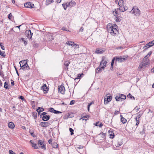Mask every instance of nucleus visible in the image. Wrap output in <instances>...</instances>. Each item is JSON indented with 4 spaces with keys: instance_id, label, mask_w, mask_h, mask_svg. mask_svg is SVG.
<instances>
[{
    "instance_id": "f257e3e1",
    "label": "nucleus",
    "mask_w": 154,
    "mask_h": 154,
    "mask_svg": "<svg viewBox=\"0 0 154 154\" xmlns=\"http://www.w3.org/2000/svg\"><path fill=\"white\" fill-rule=\"evenodd\" d=\"M117 26L116 24L112 25V23H109L107 26V29L108 32L113 36H115L118 32L116 28Z\"/></svg>"
},
{
    "instance_id": "f03ea898",
    "label": "nucleus",
    "mask_w": 154,
    "mask_h": 154,
    "mask_svg": "<svg viewBox=\"0 0 154 154\" xmlns=\"http://www.w3.org/2000/svg\"><path fill=\"white\" fill-rule=\"evenodd\" d=\"M25 62V60L23 61H21L19 63L21 67L20 69H23V70H26L29 69V67L27 63V62L24 63L22 66L21 65V63H23Z\"/></svg>"
},
{
    "instance_id": "7ed1b4c3",
    "label": "nucleus",
    "mask_w": 154,
    "mask_h": 154,
    "mask_svg": "<svg viewBox=\"0 0 154 154\" xmlns=\"http://www.w3.org/2000/svg\"><path fill=\"white\" fill-rule=\"evenodd\" d=\"M113 13L114 15L116 17V22H120L122 20V17H121L120 14L116 11H114Z\"/></svg>"
},
{
    "instance_id": "20e7f679",
    "label": "nucleus",
    "mask_w": 154,
    "mask_h": 154,
    "mask_svg": "<svg viewBox=\"0 0 154 154\" xmlns=\"http://www.w3.org/2000/svg\"><path fill=\"white\" fill-rule=\"evenodd\" d=\"M132 13L134 14L136 16H138L140 15V11L137 7H134L132 10Z\"/></svg>"
},
{
    "instance_id": "39448f33",
    "label": "nucleus",
    "mask_w": 154,
    "mask_h": 154,
    "mask_svg": "<svg viewBox=\"0 0 154 154\" xmlns=\"http://www.w3.org/2000/svg\"><path fill=\"white\" fill-rule=\"evenodd\" d=\"M116 62L117 61L119 62H122L126 60L127 58V56H124L123 57H115Z\"/></svg>"
},
{
    "instance_id": "423d86ee",
    "label": "nucleus",
    "mask_w": 154,
    "mask_h": 154,
    "mask_svg": "<svg viewBox=\"0 0 154 154\" xmlns=\"http://www.w3.org/2000/svg\"><path fill=\"white\" fill-rule=\"evenodd\" d=\"M111 96H107L104 97V104L105 105L108 104L112 100Z\"/></svg>"
},
{
    "instance_id": "0eeeda50",
    "label": "nucleus",
    "mask_w": 154,
    "mask_h": 154,
    "mask_svg": "<svg viewBox=\"0 0 154 154\" xmlns=\"http://www.w3.org/2000/svg\"><path fill=\"white\" fill-rule=\"evenodd\" d=\"M52 123V122L50 123V122H42L40 123L39 125H40L42 127L46 128L49 126L50 125H51V123Z\"/></svg>"
},
{
    "instance_id": "6e6552de",
    "label": "nucleus",
    "mask_w": 154,
    "mask_h": 154,
    "mask_svg": "<svg viewBox=\"0 0 154 154\" xmlns=\"http://www.w3.org/2000/svg\"><path fill=\"white\" fill-rule=\"evenodd\" d=\"M58 92L61 93L62 94H65V90L64 86L61 85L58 86Z\"/></svg>"
},
{
    "instance_id": "1a4fd4ad",
    "label": "nucleus",
    "mask_w": 154,
    "mask_h": 154,
    "mask_svg": "<svg viewBox=\"0 0 154 154\" xmlns=\"http://www.w3.org/2000/svg\"><path fill=\"white\" fill-rule=\"evenodd\" d=\"M44 141L42 140H39L38 141V144L41 146L42 149L44 150L46 149L45 144L44 143Z\"/></svg>"
},
{
    "instance_id": "9d476101",
    "label": "nucleus",
    "mask_w": 154,
    "mask_h": 154,
    "mask_svg": "<svg viewBox=\"0 0 154 154\" xmlns=\"http://www.w3.org/2000/svg\"><path fill=\"white\" fill-rule=\"evenodd\" d=\"M33 34V33L31 32L30 30H27L25 32V35L28 38H31Z\"/></svg>"
},
{
    "instance_id": "9b49d317",
    "label": "nucleus",
    "mask_w": 154,
    "mask_h": 154,
    "mask_svg": "<svg viewBox=\"0 0 154 154\" xmlns=\"http://www.w3.org/2000/svg\"><path fill=\"white\" fill-rule=\"evenodd\" d=\"M24 6L26 8H34V5L31 2H29L25 4Z\"/></svg>"
},
{
    "instance_id": "f8f14e48",
    "label": "nucleus",
    "mask_w": 154,
    "mask_h": 154,
    "mask_svg": "<svg viewBox=\"0 0 154 154\" xmlns=\"http://www.w3.org/2000/svg\"><path fill=\"white\" fill-rule=\"evenodd\" d=\"M107 62L106 60H104L103 57L102 58V60L100 63V66H102V68H105L106 67Z\"/></svg>"
},
{
    "instance_id": "ddd939ff",
    "label": "nucleus",
    "mask_w": 154,
    "mask_h": 154,
    "mask_svg": "<svg viewBox=\"0 0 154 154\" xmlns=\"http://www.w3.org/2000/svg\"><path fill=\"white\" fill-rule=\"evenodd\" d=\"M70 63V62L69 60L65 61L64 63V65L65 67L64 68V69L66 70H68V66L69 65V64Z\"/></svg>"
},
{
    "instance_id": "4468645a",
    "label": "nucleus",
    "mask_w": 154,
    "mask_h": 154,
    "mask_svg": "<svg viewBox=\"0 0 154 154\" xmlns=\"http://www.w3.org/2000/svg\"><path fill=\"white\" fill-rule=\"evenodd\" d=\"M66 44L68 45H71L72 47H73L74 46H78V48H79V45L76 44L74 42L72 41H67L66 43Z\"/></svg>"
},
{
    "instance_id": "2eb2a0df",
    "label": "nucleus",
    "mask_w": 154,
    "mask_h": 154,
    "mask_svg": "<svg viewBox=\"0 0 154 154\" xmlns=\"http://www.w3.org/2000/svg\"><path fill=\"white\" fill-rule=\"evenodd\" d=\"M119 10L122 12H124L125 11L127 10L128 9V7L124 6V5H123V6L122 5L119 6Z\"/></svg>"
},
{
    "instance_id": "dca6fc26",
    "label": "nucleus",
    "mask_w": 154,
    "mask_h": 154,
    "mask_svg": "<svg viewBox=\"0 0 154 154\" xmlns=\"http://www.w3.org/2000/svg\"><path fill=\"white\" fill-rule=\"evenodd\" d=\"M41 89L42 90L44 93L45 94L47 93V91L48 90V88L47 87L46 84H44L41 87Z\"/></svg>"
},
{
    "instance_id": "f3484780",
    "label": "nucleus",
    "mask_w": 154,
    "mask_h": 154,
    "mask_svg": "<svg viewBox=\"0 0 154 154\" xmlns=\"http://www.w3.org/2000/svg\"><path fill=\"white\" fill-rule=\"evenodd\" d=\"M30 142L32 147H34L35 149H38V147L37 146V144L35 143H34L33 141L31 140L30 141Z\"/></svg>"
},
{
    "instance_id": "a211bd4d",
    "label": "nucleus",
    "mask_w": 154,
    "mask_h": 154,
    "mask_svg": "<svg viewBox=\"0 0 154 154\" xmlns=\"http://www.w3.org/2000/svg\"><path fill=\"white\" fill-rule=\"evenodd\" d=\"M115 99L117 101H123L122 100V98L121 97L120 94H119V95L116 96L115 97Z\"/></svg>"
},
{
    "instance_id": "6ab92c4d",
    "label": "nucleus",
    "mask_w": 154,
    "mask_h": 154,
    "mask_svg": "<svg viewBox=\"0 0 154 154\" xmlns=\"http://www.w3.org/2000/svg\"><path fill=\"white\" fill-rule=\"evenodd\" d=\"M76 4V3L74 1H71V2H69V3H67V5L68 7H72L74 5H75Z\"/></svg>"
},
{
    "instance_id": "aec40b11",
    "label": "nucleus",
    "mask_w": 154,
    "mask_h": 154,
    "mask_svg": "<svg viewBox=\"0 0 154 154\" xmlns=\"http://www.w3.org/2000/svg\"><path fill=\"white\" fill-rule=\"evenodd\" d=\"M50 116L49 115H46L43 116L42 118L43 121H46L50 119Z\"/></svg>"
},
{
    "instance_id": "412c9836",
    "label": "nucleus",
    "mask_w": 154,
    "mask_h": 154,
    "mask_svg": "<svg viewBox=\"0 0 154 154\" xmlns=\"http://www.w3.org/2000/svg\"><path fill=\"white\" fill-rule=\"evenodd\" d=\"M104 69V68H102V66H101L100 67L99 66L96 69L95 72L97 73H98L100 72H101L102 71V69Z\"/></svg>"
},
{
    "instance_id": "4be33fe9",
    "label": "nucleus",
    "mask_w": 154,
    "mask_h": 154,
    "mask_svg": "<svg viewBox=\"0 0 154 154\" xmlns=\"http://www.w3.org/2000/svg\"><path fill=\"white\" fill-rule=\"evenodd\" d=\"M104 51V50H103L102 49L97 48L95 53L97 54H102Z\"/></svg>"
},
{
    "instance_id": "5701e85b",
    "label": "nucleus",
    "mask_w": 154,
    "mask_h": 154,
    "mask_svg": "<svg viewBox=\"0 0 154 154\" xmlns=\"http://www.w3.org/2000/svg\"><path fill=\"white\" fill-rule=\"evenodd\" d=\"M8 126L9 128L12 129L14 128L15 125L12 122H10L8 123Z\"/></svg>"
},
{
    "instance_id": "b1692460",
    "label": "nucleus",
    "mask_w": 154,
    "mask_h": 154,
    "mask_svg": "<svg viewBox=\"0 0 154 154\" xmlns=\"http://www.w3.org/2000/svg\"><path fill=\"white\" fill-rule=\"evenodd\" d=\"M109 135L110 136V137L111 138H114V134L113 132L111 130H110L109 131Z\"/></svg>"
},
{
    "instance_id": "393cba45",
    "label": "nucleus",
    "mask_w": 154,
    "mask_h": 154,
    "mask_svg": "<svg viewBox=\"0 0 154 154\" xmlns=\"http://www.w3.org/2000/svg\"><path fill=\"white\" fill-rule=\"evenodd\" d=\"M121 117V121L123 124L127 122L126 119L124 118L122 116V115H120Z\"/></svg>"
},
{
    "instance_id": "a878e982",
    "label": "nucleus",
    "mask_w": 154,
    "mask_h": 154,
    "mask_svg": "<svg viewBox=\"0 0 154 154\" xmlns=\"http://www.w3.org/2000/svg\"><path fill=\"white\" fill-rule=\"evenodd\" d=\"M122 144V141H118L115 143V146L116 147H119L121 146Z\"/></svg>"
},
{
    "instance_id": "bb28decb",
    "label": "nucleus",
    "mask_w": 154,
    "mask_h": 154,
    "mask_svg": "<svg viewBox=\"0 0 154 154\" xmlns=\"http://www.w3.org/2000/svg\"><path fill=\"white\" fill-rule=\"evenodd\" d=\"M149 60H144V62L143 61L142 63H143L144 66H145L147 65H148L149 64Z\"/></svg>"
},
{
    "instance_id": "cd10ccee",
    "label": "nucleus",
    "mask_w": 154,
    "mask_h": 154,
    "mask_svg": "<svg viewBox=\"0 0 154 154\" xmlns=\"http://www.w3.org/2000/svg\"><path fill=\"white\" fill-rule=\"evenodd\" d=\"M52 146L54 148H57L58 147V145L57 143L54 142L51 144Z\"/></svg>"
},
{
    "instance_id": "c85d7f7f",
    "label": "nucleus",
    "mask_w": 154,
    "mask_h": 154,
    "mask_svg": "<svg viewBox=\"0 0 154 154\" xmlns=\"http://www.w3.org/2000/svg\"><path fill=\"white\" fill-rule=\"evenodd\" d=\"M89 118V116L88 115L84 116L82 118H80V120L82 119L83 120H85V121H86Z\"/></svg>"
},
{
    "instance_id": "c756f323",
    "label": "nucleus",
    "mask_w": 154,
    "mask_h": 154,
    "mask_svg": "<svg viewBox=\"0 0 154 154\" xmlns=\"http://www.w3.org/2000/svg\"><path fill=\"white\" fill-rule=\"evenodd\" d=\"M10 86V85L8 84V82H6L4 83V88L5 89L8 88V86Z\"/></svg>"
},
{
    "instance_id": "7c9ffc66",
    "label": "nucleus",
    "mask_w": 154,
    "mask_h": 154,
    "mask_svg": "<svg viewBox=\"0 0 154 154\" xmlns=\"http://www.w3.org/2000/svg\"><path fill=\"white\" fill-rule=\"evenodd\" d=\"M144 66V65L142 63H141L140 64L138 68V70L139 71H140Z\"/></svg>"
},
{
    "instance_id": "2f4dec72",
    "label": "nucleus",
    "mask_w": 154,
    "mask_h": 154,
    "mask_svg": "<svg viewBox=\"0 0 154 154\" xmlns=\"http://www.w3.org/2000/svg\"><path fill=\"white\" fill-rule=\"evenodd\" d=\"M44 109L43 108L38 107V109H36V111L37 112H43L44 111Z\"/></svg>"
},
{
    "instance_id": "473e14b6",
    "label": "nucleus",
    "mask_w": 154,
    "mask_h": 154,
    "mask_svg": "<svg viewBox=\"0 0 154 154\" xmlns=\"http://www.w3.org/2000/svg\"><path fill=\"white\" fill-rule=\"evenodd\" d=\"M127 97L130 98L134 100L135 99V97L132 96L130 93H129L127 96Z\"/></svg>"
},
{
    "instance_id": "72a5a7b5",
    "label": "nucleus",
    "mask_w": 154,
    "mask_h": 154,
    "mask_svg": "<svg viewBox=\"0 0 154 154\" xmlns=\"http://www.w3.org/2000/svg\"><path fill=\"white\" fill-rule=\"evenodd\" d=\"M149 45L148 44H146L145 46L143 47V49H144L143 50V51L144 52L146 50H147V49L150 47L149 46Z\"/></svg>"
},
{
    "instance_id": "f704fd0d",
    "label": "nucleus",
    "mask_w": 154,
    "mask_h": 154,
    "mask_svg": "<svg viewBox=\"0 0 154 154\" xmlns=\"http://www.w3.org/2000/svg\"><path fill=\"white\" fill-rule=\"evenodd\" d=\"M124 1L123 0H119V2L118 5L119 6L123 5V6L124 4Z\"/></svg>"
},
{
    "instance_id": "c9c22d12",
    "label": "nucleus",
    "mask_w": 154,
    "mask_h": 154,
    "mask_svg": "<svg viewBox=\"0 0 154 154\" xmlns=\"http://www.w3.org/2000/svg\"><path fill=\"white\" fill-rule=\"evenodd\" d=\"M54 2L53 0H46V5H48L49 4Z\"/></svg>"
},
{
    "instance_id": "e433bc0d",
    "label": "nucleus",
    "mask_w": 154,
    "mask_h": 154,
    "mask_svg": "<svg viewBox=\"0 0 154 154\" xmlns=\"http://www.w3.org/2000/svg\"><path fill=\"white\" fill-rule=\"evenodd\" d=\"M32 116L34 119H36L37 117V113L36 112H33L32 113Z\"/></svg>"
},
{
    "instance_id": "4c0bfd02",
    "label": "nucleus",
    "mask_w": 154,
    "mask_h": 154,
    "mask_svg": "<svg viewBox=\"0 0 154 154\" xmlns=\"http://www.w3.org/2000/svg\"><path fill=\"white\" fill-rule=\"evenodd\" d=\"M62 6L63 8L66 10V9L67 7H68V6L67 5V3H66L65 4H62Z\"/></svg>"
},
{
    "instance_id": "58836bf2",
    "label": "nucleus",
    "mask_w": 154,
    "mask_h": 154,
    "mask_svg": "<svg viewBox=\"0 0 154 154\" xmlns=\"http://www.w3.org/2000/svg\"><path fill=\"white\" fill-rule=\"evenodd\" d=\"M82 75H83V73L82 74H78L77 77L75 79V80L79 79L81 77V76Z\"/></svg>"
},
{
    "instance_id": "ea45409f",
    "label": "nucleus",
    "mask_w": 154,
    "mask_h": 154,
    "mask_svg": "<svg viewBox=\"0 0 154 154\" xmlns=\"http://www.w3.org/2000/svg\"><path fill=\"white\" fill-rule=\"evenodd\" d=\"M147 44L149 45V46L150 47H151L154 45V43L152 41L149 42Z\"/></svg>"
},
{
    "instance_id": "a19ab883",
    "label": "nucleus",
    "mask_w": 154,
    "mask_h": 154,
    "mask_svg": "<svg viewBox=\"0 0 154 154\" xmlns=\"http://www.w3.org/2000/svg\"><path fill=\"white\" fill-rule=\"evenodd\" d=\"M120 96L122 98V100H125L126 98V96L125 95L123 94H120Z\"/></svg>"
},
{
    "instance_id": "79ce46f5",
    "label": "nucleus",
    "mask_w": 154,
    "mask_h": 154,
    "mask_svg": "<svg viewBox=\"0 0 154 154\" xmlns=\"http://www.w3.org/2000/svg\"><path fill=\"white\" fill-rule=\"evenodd\" d=\"M54 110L55 109H54L53 108L51 107L49 108V111L51 112L54 113Z\"/></svg>"
},
{
    "instance_id": "37998d69",
    "label": "nucleus",
    "mask_w": 154,
    "mask_h": 154,
    "mask_svg": "<svg viewBox=\"0 0 154 154\" xmlns=\"http://www.w3.org/2000/svg\"><path fill=\"white\" fill-rule=\"evenodd\" d=\"M69 131L70 132H71V135H72L73 134H74V133H73V132H74V130L72 128H69Z\"/></svg>"
},
{
    "instance_id": "c03bdc74",
    "label": "nucleus",
    "mask_w": 154,
    "mask_h": 154,
    "mask_svg": "<svg viewBox=\"0 0 154 154\" xmlns=\"http://www.w3.org/2000/svg\"><path fill=\"white\" fill-rule=\"evenodd\" d=\"M0 55L2 57H5L6 56L5 54V52H4V53H2L1 50H0Z\"/></svg>"
},
{
    "instance_id": "a18cd8bd",
    "label": "nucleus",
    "mask_w": 154,
    "mask_h": 154,
    "mask_svg": "<svg viewBox=\"0 0 154 154\" xmlns=\"http://www.w3.org/2000/svg\"><path fill=\"white\" fill-rule=\"evenodd\" d=\"M47 114V112H43L41 113L40 115V118H41L43 116H46V115Z\"/></svg>"
},
{
    "instance_id": "49530a36",
    "label": "nucleus",
    "mask_w": 154,
    "mask_h": 154,
    "mask_svg": "<svg viewBox=\"0 0 154 154\" xmlns=\"http://www.w3.org/2000/svg\"><path fill=\"white\" fill-rule=\"evenodd\" d=\"M152 52L150 51L149 52V53L146 55V57H147V58H148L150 55L152 54Z\"/></svg>"
},
{
    "instance_id": "de8ad7c7",
    "label": "nucleus",
    "mask_w": 154,
    "mask_h": 154,
    "mask_svg": "<svg viewBox=\"0 0 154 154\" xmlns=\"http://www.w3.org/2000/svg\"><path fill=\"white\" fill-rule=\"evenodd\" d=\"M99 135H103L102 137L103 138H105V133H103V132H101L99 134Z\"/></svg>"
},
{
    "instance_id": "09e8293b",
    "label": "nucleus",
    "mask_w": 154,
    "mask_h": 154,
    "mask_svg": "<svg viewBox=\"0 0 154 154\" xmlns=\"http://www.w3.org/2000/svg\"><path fill=\"white\" fill-rule=\"evenodd\" d=\"M21 39L22 41L24 43V44L25 45H26L27 44V42L26 41H25L24 40V38H21Z\"/></svg>"
},
{
    "instance_id": "8fccbe9b",
    "label": "nucleus",
    "mask_w": 154,
    "mask_h": 154,
    "mask_svg": "<svg viewBox=\"0 0 154 154\" xmlns=\"http://www.w3.org/2000/svg\"><path fill=\"white\" fill-rule=\"evenodd\" d=\"M61 29L62 30H63V31H66L70 32L69 30L67 29H66L65 27H63Z\"/></svg>"
},
{
    "instance_id": "3c124183",
    "label": "nucleus",
    "mask_w": 154,
    "mask_h": 154,
    "mask_svg": "<svg viewBox=\"0 0 154 154\" xmlns=\"http://www.w3.org/2000/svg\"><path fill=\"white\" fill-rule=\"evenodd\" d=\"M54 113L55 114H59L60 113H61L62 112H61L54 110Z\"/></svg>"
},
{
    "instance_id": "603ef678",
    "label": "nucleus",
    "mask_w": 154,
    "mask_h": 154,
    "mask_svg": "<svg viewBox=\"0 0 154 154\" xmlns=\"http://www.w3.org/2000/svg\"><path fill=\"white\" fill-rule=\"evenodd\" d=\"M135 119H136V122H137L136 123V125H138V124H139V120H138V119H137V117H136Z\"/></svg>"
},
{
    "instance_id": "864d4df0",
    "label": "nucleus",
    "mask_w": 154,
    "mask_h": 154,
    "mask_svg": "<svg viewBox=\"0 0 154 154\" xmlns=\"http://www.w3.org/2000/svg\"><path fill=\"white\" fill-rule=\"evenodd\" d=\"M12 17V15L11 13L9 14L8 15V18L9 19H11Z\"/></svg>"
},
{
    "instance_id": "5fc2aeb1",
    "label": "nucleus",
    "mask_w": 154,
    "mask_h": 154,
    "mask_svg": "<svg viewBox=\"0 0 154 154\" xmlns=\"http://www.w3.org/2000/svg\"><path fill=\"white\" fill-rule=\"evenodd\" d=\"M83 146L81 145H78L77 147V148L79 149H81L83 148Z\"/></svg>"
},
{
    "instance_id": "6e6d98bb",
    "label": "nucleus",
    "mask_w": 154,
    "mask_h": 154,
    "mask_svg": "<svg viewBox=\"0 0 154 154\" xmlns=\"http://www.w3.org/2000/svg\"><path fill=\"white\" fill-rule=\"evenodd\" d=\"M19 98L21 99V100H25V99L23 96H19Z\"/></svg>"
},
{
    "instance_id": "4d7b16f0",
    "label": "nucleus",
    "mask_w": 154,
    "mask_h": 154,
    "mask_svg": "<svg viewBox=\"0 0 154 154\" xmlns=\"http://www.w3.org/2000/svg\"><path fill=\"white\" fill-rule=\"evenodd\" d=\"M52 139H50L48 141V142L50 144H51L52 143Z\"/></svg>"
},
{
    "instance_id": "13d9d810",
    "label": "nucleus",
    "mask_w": 154,
    "mask_h": 154,
    "mask_svg": "<svg viewBox=\"0 0 154 154\" xmlns=\"http://www.w3.org/2000/svg\"><path fill=\"white\" fill-rule=\"evenodd\" d=\"M116 60V58H115V57H114L112 60V62H111V63L112 64H114V61L115 60Z\"/></svg>"
},
{
    "instance_id": "bf43d9fd",
    "label": "nucleus",
    "mask_w": 154,
    "mask_h": 154,
    "mask_svg": "<svg viewBox=\"0 0 154 154\" xmlns=\"http://www.w3.org/2000/svg\"><path fill=\"white\" fill-rule=\"evenodd\" d=\"M116 60V58H115V57H114L112 60V62H111V63L112 64H114V61L115 60Z\"/></svg>"
},
{
    "instance_id": "052dcab7",
    "label": "nucleus",
    "mask_w": 154,
    "mask_h": 154,
    "mask_svg": "<svg viewBox=\"0 0 154 154\" xmlns=\"http://www.w3.org/2000/svg\"><path fill=\"white\" fill-rule=\"evenodd\" d=\"M148 58H147V57H146V56L144 57V58L143 59V61H144V60H149V59H148Z\"/></svg>"
},
{
    "instance_id": "680f3d73",
    "label": "nucleus",
    "mask_w": 154,
    "mask_h": 154,
    "mask_svg": "<svg viewBox=\"0 0 154 154\" xmlns=\"http://www.w3.org/2000/svg\"><path fill=\"white\" fill-rule=\"evenodd\" d=\"M119 113V111L117 110H116L114 112V114L115 115H118Z\"/></svg>"
},
{
    "instance_id": "e2e57ef3",
    "label": "nucleus",
    "mask_w": 154,
    "mask_h": 154,
    "mask_svg": "<svg viewBox=\"0 0 154 154\" xmlns=\"http://www.w3.org/2000/svg\"><path fill=\"white\" fill-rule=\"evenodd\" d=\"M11 84L12 86H14V81L12 79L11 80Z\"/></svg>"
},
{
    "instance_id": "0e129e2a",
    "label": "nucleus",
    "mask_w": 154,
    "mask_h": 154,
    "mask_svg": "<svg viewBox=\"0 0 154 154\" xmlns=\"http://www.w3.org/2000/svg\"><path fill=\"white\" fill-rule=\"evenodd\" d=\"M74 100H72L71 101L70 103V105L73 104L74 103Z\"/></svg>"
},
{
    "instance_id": "69168bd1",
    "label": "nucleus",
    "mask_w": 154,
    "mask_h": 154,
    "mask_svg": "<svg viewBox=\"0 0 154 154\" xmlns=\"http://www.w3.org/2000/svg\"><path fill=\"white\" fill-rule=\"evenodd\" d=\"M14 67H15V70H16V73L17 74V75H18V76L19 75V73H18V70H17V69L16 68V67L15 66H14Z\"/></svg>"
},
{
    "instance_id": "338daca9",
    "label": "nucleus",
    "mask_w": 154,
    "mask_h": 154,
    "mask_svg": "<svg viewBox=\"0 0 154 154\" xmlns=\"http://www.w3.org/2000/svg\"><path fill=\"white\" fill-rule=\"evenodd\" d=\"M83 30H84V28L82 27L80 28V29L79 31L82 32L83 31Z\"/></svg>"
},
{
    "instance_id": "774afa93",
    "label": "nucleus",
    "mask_w": 154,
    "mask_h": 154,
    "mask_svg": "<svg viewBox=\"0 0 154 154\" xmlns=\"http://www.w3.org/2000/svg\"><path fill=\"white\" fill-rule=\"evenodd\" d=\"M61 0H57L56 2V3H60L61 2Z\"/></svg>"
}]
</instances>
